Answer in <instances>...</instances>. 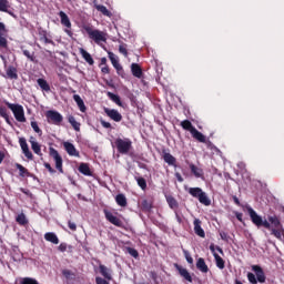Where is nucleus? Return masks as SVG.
I'll return each mask as SVG.
<instances>
[{
    "label": "nucleus",
    "mask_w": 284,
    "mask_h": 284,
    "mask_svg": "<svg viewBox=\"0 0 284 284\" xmlns=\"http://www.w3.org/2000/svg\"><path fill=\"white\" fill-rule=\"evenodd\" d=\"M84 30L89 36V39H92V41H94V43H97L98 45L100 43H105V41L108 40L103 31L92 29V27H84Z\"/></svg>",
    "instance_id": "nucleus-1"
},
{
    "label": "nucleus",
    "mask_w": 284,
    "mask_h": 284,
    "mask_svg": "<svg viewBox=\"0 0 284 284\" xmlns=\"http://www.w3.org/2000/svg\"><path fill=\"white\" fill-rule=\"evenodd\" d=\"M189 194L194 199H197L202 205H212V201L207 197V193L203 192L201 187H190Z\"/></svg>",
    "instance_id": "nucleus-2"
},
{
    "label": "nucleus",
    "mask_w": 284,
    "mask_h": 284,
    "mask_svg": "<svg viewBox=\"0 0 284 284\" xmlns=\"http://www.w3.org/2000/svg\"><path fill=\"white\" fill-rule=\"evenodd\" d=\"M115 148L120 154H129L132 150V140L128 138H118L115 140Z\"/></svg>",
    "instance_id": "nucleus-3"
},
{
    "label": "nucleus",
    "mask_w": 284,
    "mask_h": 284,
    "mask_svg": "<svg viewBox=\"0 0 284 284\" xmlns=\"http://www.w3.org/2000/svg\"><path fill=\"white\" fill-rule=\"evenodd\" d=\"M7 105L9 110H11V112L13 113L16 121H18L19 123H26V111H23L22 105L12 104L10 102H7Z\"/></svg>",
    "instance_id": "nucleus-4"
},
{
    "label": "nucleus",
    "mask_w": 284,
    "mask_h": 284,
    "mask_svg": "<svg viewBox=\"0 0 284 284\" xmlns=\"http://www.w3.org/2000/svg\"><path fill=\"white\" fill-rule=\"evenodd\" d=\"M216 250L220 252V254H223V248L214 244L210 245V251L214 256L216 267H219V270H225V261L216 253Z\"/></svg>",
    "instance_id": "nucleus-5"
},
{
    "label": "nucleus",
    "mask_w": 284,
    "mask_h": 284,
    "mask_svg": "<svg viewBox=\"0 0 284 284\" xmlns=\"http://www.w3.org/2000/svg\"><path fill=\"white\" fill-rule=\"evenodd\" d=\"M49 154L52 156L53 161H55V168L59 172L63 173V158L59 154L54 148L49 149Z\"/></svg>",
    "instance_id": "nucleus-6"
},
{
    "label": "nucleus",
    "mask_w": 284,
    "mask_h": 284,
    "mask_svg": "<svg viewBox=\"0 0 284 284\" xmlns=\"http://www.w3.org/2000/svg\"><path fill=\"white\" fill-rule=\"evenodd\" d=\"M246 212H248V216L256 227H261V225H263V217H261V215H258V213H256L252 206L246 205Z\"/></svg>",
    "instance_id": "nucleus-7"
},
{
    "label": "nucleus",
    "mask_w": 284,
    "mask_h": 284,
    "mask_svg": "<svg viewBox=\"0 0 284 284\" xmlns=\"http://www.w3.org/2000/svg\"><path fill=\"white\" fill-rule=\"evenodd\" d=\"M49 123H54V125H59L63 121V115L58 111H48L45 114Z\"/></svg>",
    "instance_id": "nucleus-8"
},
{
    "label": "nucleus",
    "mask_w": 284,
    "mask_h": 284,
    "mask_svg": "<svg viewBox=\"0 0 284 284\" xmlns=\"http://www.w3.org/2000/svg\"><path fill=\"white\" fill-rule=\"evenodd\" d=\"M19 144H20V148H21L24 156L28 158L30 161H32V159H34V155L30 151V148L28 146V142L26 141V139L20 138L19 139Z\"/></svg>",
    "instance_id": "nucleus-9"
},
{
    "label": "nucleus",
    "mask_w": 284,
    "mask_h": 284,
    "mask_svg": "<svg viewBox=\"0 0 284 284\" xmlns=\"http://www.w3.org/2000/svg\"><path fill=\"white\" fill-rule=\"evenodd\" d=\"M104 112L109 119L112 121H115V123H119L123 120V115H121L115 109H104Z\"/></svg>",
    "instance_id": "nucleus-10"
},
{
    "label": "nucleus",
    "mask_w": 284,
    "mask_h": 284,
    "mask_svg": "<svg viewBox=\"0 0 284 284\" xmlns=\"http://www.w3.org/2000/svg\"><path fill=\"white\" fill-rule=\"evenodd\" d=\"M105 219H106V221L112 223V225H115L116 227H121L123 225V222L121 221V219H119L118 216L112 214V212L105 211Z\"/></svg>",
    "instance_id": "nucleus-11"
},
{
    "label": "nucleus",
    "mask_w": 284,
    "mask_h": 284,
    "mask_svg": "<svg viewBox=\"0 0 284 284\" xmlns=\"http://www.w3.org/2000/svg\"><path fill=\"white\" fill-rule=\"evenodd\" d=\"M63 148L65 152L69 154V156H79V151H77V148L74 146V144L70 142H64Z\"/></svg>",
    "instance_id": "nucleus-12"
},
{
    "label": "nucleus",
    "mask_w": 284,
    "mask_h": 284,
    "mask_svg": "<svg viewBox=\"0 0 284 284\" xmlns=\"http://www.w3.org/2000/svg\"><path fill=\"white\" fill-rule=\"evenodd\" d=\"M252 270L255 272L258 283H265V273L263 272V268L258 265H253Z\"/></svg>",
    "instance_id": "nucleus-13"
},
{
    "label": "nucleus",
    "mask_w": 284,
    "mask_h": 284,
    "mask_svg": "<svg viewBox=\"0 0 284 284\" xmlns=\"http://www.w3.org/2000/svg\"><path fill=\"white\" fill-rule=\"evenodd\" d=\"M100 274L106 280L112 281V270L108 268V266L100 264L99 265Z\"/></svg>",
    "instance_id": "nucleus-14"
},
{
    "label": "nucleus",
    "mask_w": 284,
    "mask_h": 284,
    "mask_svg": "<svg viewBox=\"0 0 284 284\" xmlns=\"http://www.w3.org/2000/svg\"><path fill=\"white\" fill-rule=\"evenodd\" d=\"M193 225L195 234L201 239H205V231L201 227V220H194Z\"/></svg>",
    "instance_id": "nucleus-15"
},
{
    "label": "nucleus",
    "mask_w": 284,
    "mask_h": 284,
    "mask_svg": "<svg viewBox=\"0 0 284 284\" xmlns=\"http://www.w3.org/2000/svg\"><path fill=\"white\" fill-rule=\"evenodd\" d=\"M29 143H31V149L34 152V154H38V156H41V144H39V142H37V139H34V136H31L29 139Z\"/></svg>",
    "instance_id": "nucleus-16"
},
{
    "label": "nucleus",
    "mask_w": 284,
    "mask_h": 284,
    "mask_svg": "<svg viewBox=\"0 0 284 284\" xmlns=\"http://www.w3.org/2000/svg\"><path fill=\"white\" fill-rule=\"evenodd\" d=\"M196 267L202 272L203 274H207L210 272V267H207V264H205V260L203 257H200L196 262Z\"/></svg>",
    "instance_id": "nucleus-17"
},
{
    "label": "nucleus",
    "mask_w": 284,
    "mask_h": 284,
    "mask_svg": "<svg viewBox=\"0 0 284 284\" xmlns=\"http://www.w3.org/2000/svg\"><path fill=\"white\" fill-rule=\"evenodd\" d=\"M59 17H60L61 23L64 26V28H72V22H70V18L68 17V14L65 12L60 11Z\"/></svg>",
    "instance_id": "nucleus-18"
},
{
    "label": "nucleus",
    "mask_w": 284,
    "mask_h": 284,
    "mask_svg": "<svg viewBox=\"0 0 284 284\" xmlns=\"http://www.w3.org/2000/svg\"><path fill=\"white\" fill-rule=\"evenodd\" d=\"M109 59L113 68H115V70H123V67H121V64L119 63V58H116V55L113 52H109Z\"/></svg>",
    "instance_id": "nucleus-19"
},
{
    "label": "nucleus",
    "mask_w": 284,
    "mask_h": 284,
    "mask_svg": "<svg viewBox=\"0 0 284 284\" xmlns=\"http://www.w3.org/2000/svg\"><path fill=\"white\" fill-rule=\"evenodd\" d=\"M131 72L133 77H136V79H141V77H143V70H141V67L136 63L131 64Z\"/></svg>",
    "instance_id": "nucleus-20"
},
{
    "label": "nucleus",
    "mask_w": 284,
    "mask_h": 284,
    "mask_svg": "<svg viewBox=\"0 0 284 284\" xmlns=\"http://www.w3.org/2000/svg\"><path fill=\"white\" fill-rule=\"evenodd\" d=\"M115 203L120 206V207H126L128 206V197H125V195H123L122 193L118 194L115 196Z\"/></svg>",
    "instance_id": "nucleus-21"
},
{
    "label": "nucleus",
    "mask_w": 284,
    "mask_h": 284,
    "mask_svg": "<svg viewBox=\"0 0 284 284\" xmlns=\"http://www.w3.org/2000/svg\"><path fill=\"white\" fill-rule=\"evenodd\" d=\"M190 170L196 179H203V169H201L194 164H190Z\"/></svg>",
    "instance_id": "nucleus-22"
},
{
    "label": "nucleus",
    "mask_w": 284,
    "mask_h": 284,
    "mask_svg": "<svg viewBox=\"0 0 284 284\" xmlns=\"http://www.w3.org/2000/svg\"><path fill=\"white\" fill-rule=\"evenodd\" d=\"M44 239L53 245H59V237L53 232L45 233Z\"/></svg>",
    "instance_id": "nucleus-23"
},
{
    "label": "nucleus",
    "mask_w": 284,
    "mask_h": 284,
    "mask_svg": "<svg viewBox=\"0 0 284 284\" xmlns=\"http://www.w3.org/2000/svg\"><path fill=\"white\" fill-rule=\"evenodd\" d=\"M163 159L168 163V165L176 168V158H174V155H172L171 153H164Z\"/></svg>",
    "instance_id": "nucleus-24"
},
{
    "label": "nucleus",
    "mask_w": 284,
    "mask_h": 284,
    "mask_svg": "<svg viewBox=\"0 0 284 284\" xmlns=\"http://www.w3.org/2000/svg\"><path fill=\"white\" fill-rule=\"evenodd\" d=\"M0 12H7L8 14L13 16V13L10 11V1L0 0Z\"/></svg>",
    "instance_id": "nucleus-25"
},
{
    "label": "nucleus",
    "mask_w": 284,
    "mask_h": 284,
    "mask_svg": "<svg viewBox=\"0 0 284 284\" xmlns=\"http://www.w3.org/2000/svg\"><path fill=\"white\" fill-rule=\"evenodd\" d=\"M80 54L82 55L84 61L89 63V65H94V59H92V55L88 51H85L84 49H80Z\"/></svg>",
    "instance_id": "nucleus-26"
},
{
    "label": "nucleus",
    "mask_w": 284,
    "mask_h": 284,
    "mask_svg": "<svg viewBox=\"0 0 284 284\" xmlns=\"http://www.w3.org/2000/svg\"><path fill=\"white\" fill-rule=\"evenodd\" d=\"M73 101H75V103H77V105H78V108L81 112H85V110H87L85 109V103L83 102V99H81V95L74 94L73 95Z\"/></svg>",
    "instance_id": "nucleus-27"
},
{
    "label": "nucleus",
    "mask_w": 284,
    "mask_h": 284,
    "mask_svg": "<svg viewBox=\"0 0 284 284\" xmlns=\"http://www.w3.org/2000/svg\"><path fill=\"white\" fill-rule=\"evenodd\" d=\"M191 134H192L193 139H195L200 143H205V135H203V133H201L199 130L192 129Z\"/></svg>",
    "instance_id": "nucleus-28"
},
{
    "label": "nucleus",
    "mask_w": 284,
    "mask_h": 284,
    "mask_svg": "<svg viewBox=\"0 0 284 284\" xmlns=\"http://www.w3.org/2000/svg\"><path fill=\"white\" fill-rule=\"evenodd\" d=\"M179 274L185 278V281H189V283H192V275H190V272L186 271V268H183L181 266H178Z\"/></svg>",
    "instance_id": "nucleus-29"
},
{
    "label": "nucleus",
    "mask_w": 284,
    "mask_h": 284,
    "mask_svg": "<svg viewBox=\"0 0 284 284\" xmlns=\"http://www.w3.org/2000/svg\"><path fill=\"white\" fill-rule=\"evenodd\" d=\"M79 172L81 174H84V176H92V172L90 171V166L85 163L80 164Z\"/></svg>",
    "instance_id": "nucleus-30"
},
{
    "label": "nucleus",
    "mask_w": 284,
    "mask_h": 284,
    "mask_svg": "<svg viewBox=\"0 0 284 284\" xmlns=\"http://www.w3.org/2000/svg\"><path fill=\"white\" fill-rule=\"evenodd\" d=\"M37 83L39 85V88H41V90H43V92H50V84H48V81H45V79H38Z\"/></svg>",
    "instance_id": "nucleus-31"
},
{
    "label": "nucleus",
    "mask_w": 284,
    "mask_h": 284,
    "mask_svg": "<svg viewBox=\"0 0 284 284\" xmlns=\"http://www.w3.org/2000/svg\"><path fill=\"white\" fill-rule=\"evenodd\" d=\"M109 99H111V101H113V103H115L116 105H119L120 108H123V102H121V98L112 92H108L106 93Z\"/></svg>",
    "instance_id": "nucleus-32"
},
{
    "label": "nucleus",
    "mask_w": 284,
    "mask_h": 284,
    "mask_svg": "<svg viewBox=\"0 0 284 284\" xmlns=\"http://www.w3.org/2000/svg\"><path fill=\"white\" fill-rule=\"evenodd\" d=\"M7 77L8 79H19V74H17V68L9 67L7 69Z\"/></svg>",
    "instance_id": "nucleus-33"
},
{
    "label": "nucleus",
    "mask_w": 284,
    "mask_h": 284,
    "mask_svg": "<svg viewBox=\"0 0 284 284\" xmlns=\"http://www.w3.org/2000/svg\"><path fill=\"white\" fill-rule=\"evenodd\" d=\"M69 123H71L73 130H75V132H80L81 130V123H79L77 121V119H74V116L70 115L69 116Z\"/></svg>",
    "instance_id": "nucleus-34"
},
{
    "label": "nucleus",
    "mask_w": 284,
    "mask_h": 284,
    "mask_svg": "<svg viewBox=\"0 0 284 284\" xmlns=\"http://www.w3.org/2000/svg\"><path fill=\"white\" fill-rule=\"evenodd\" d=\"M16 221L19 225H28V217H26V214L23 213L18 214Z\"/></svg>",
    "instance_id": "nucleus-35"
},
{
    "label": "nucleus",
    "mask_w": 284,
    "mask_h": 284,
    "mask_svg": "<svg viewBox=\"0 0 284 284\" xmlns=\"http://www.w3.org/2000/svg\"><path fill=\"white\" fill-rule=\"evenodd\" d=\"M16 168H17V170H19V172H20V176H30V172L28 171V169H26L23 165H21V164H19V163H17L16 164Z\"/></svg>",
    "instance_id": "nucleus-36"
},
{
    "label": "nucleus",
    "mask_w": 284,
    "mask_h": 284,
    "mask_svg": "<svg viewBox=\"0 0 284 284\" xmlns=\"http://www.w3.org/2000/svg\"><path fill=\"white\" fill-rule=\"evenodd\" d=\"M268 221L271 224H273L274 227H276L277 230L283 227V225H281V220H278V217L276 216H268Z\"/></svg>",
    "instance_id": "nucleus-37"
},
{
    "label": "nucleus",
    "mask_w": 284,
    "mask_h": 284,
    "mask_svg": "<svg viewBox=\"0 0 284 284\" xmlns=\"http://www.w3.org/2000/svg\"><path fill=\"white\" fill-rule=\"evenodd\" d=\"M181 126L183 128V130H187L189 132L192 133V130H195L196 128H194L192 125V122H190L189 120H184L181 122Z\"/></svg>",
    "instance_id": "nucleus-38"
},
{
    "label": "nucleus",
    "mask_w": 284,
    "mask_h": 284,
    "mask_svg": "<svg viewBox=\"0 0 284 284\" xmlns=\"http://www.w3.org/2000/svg\"><path fill=\"white\" fill-rule=\"evenodd\" d=\"M95 9L99 12H102L104 14V17H110V11L108 10V8L103 4H95Z\"/></svg>",
    "instance_id": "nucleus-39"
},
{
    "label": "nucleus",
    "mask_w": 284,
    "mask_h": 284,
    "mask_svg": "<svg viewBox=\"0 0 284 284\" xmlns=\"http://www.w3.org/2000/svg\"><path fill=\"white\" fill-rule=\"evenodd\" d=\"M166 201H168V204L171 207V210L179 207V203L176 202V200L173 196H168Z\"/></svg>",
    "instance_id": "nucleus-40"
},
{
    "label": "nucleus",
    "mask_w": 284,
    "mask_h": 284,
    "mask_svg": "<svg viewBox=\"0 0 284 284\" xmlns=\"http://www.w3.org/2000/svg\"><path fill=\"white\" fill-rule=\"evenodd\" d=\"M22 53L24 54V57H27V59H29V61H31L32 63L37 62V58L34 57V52L30 53L28 50L23 49Z\"/></svg>",
    "instance_id": "nucleus-41"
},
{
    "label": "nucleus",
    "mask_w": 284,
    "mask_h": 284,
    "mask_svg": "<svg viewBox=\"0 0 284 284\" xmlns=\"http://www.w3.org/2000/svg\"><path fill=\"white\" fill-rule=\"evenodd\" d=\"M135 181H136L139 187H141V190H145V187H148V182L145 181V179L135 178Z\"/></svg>",
    "instance_id": "nucleus-42"
},
{
    "label": "nucleus",
    "mask_w": 284,
    "mask_h": 284,
    "mask_svg": "<svg viewBox=\"0 0 284 284\" xmlns=\"http://www.w3.org/2000/svg\"><path fill=\"white\" fill-rule=\"evenodd\" d=\"M31 128H32L33 132H36L37 134H43V132L39 128V124L37 123V121L31 122Z\"/></svg>",
    "instance_id": "nucleus-43"
},
{
    "label": "nucleus",
    "mask_w": 284,
    "mask_h": 284,
    "mask_svg": "<svg viewBox=\"0 0 284 284\" xmlns=\"http://www.w3.org/2000/svg\"><path fill=\"white\" fill-rule=\"evenodd\" d=\"M247 280L252 284L258 283V280H256V275H254V273H247Z\"/></svg>",
    "instance_id": "nucleus-44"
},
{
    "label": "nucleus",
    "mask_w": 284,
    "mask_h": 284,
    "mask_svg": "<svg viewBox=\"0 0 284 284\" xmlns=\"http://www.w3.org/2000/svg\"><path fill=\"white\" fill-rule=\"evenodd\" d=\"M119 52L124 57H128V47L125 44H120Z\"/></svg>",
    "instance_id": "nucleus-45"
},
{
    "label": "nucleus",
    "mask_w": 284,
    "mask_h": 284,
    "mask_svg": "<svg viewBox=\"0 0 284 284\" xmlns=\"http://www.w3.org/2000/svg\"><path fill=\"white\" fill-rule=\"evenodd\" d=\"M128 252L131 256H133V258H139V251H136L135 248L129 247Z\"/></svg>",
    "instance_id": "nucleus-46"
},
{
    "label": "nucleus",
    "mask_w": 284,
    "mask_h": 284,
    "mask_svg": "<svg viewBox=\"0 0 284 284\" xmlns=\"http://www.w3.org/2000/svg\"><path fill=\"white\" fill-rule=\"evenodd\" d=\"M63 276H65V278H73L74 277V273L71 272L70 270H64L62 271Z\"/></svg>",
    "instance_id": "nucleus-47"
},
{
    "label": "nucleus",
    "mask_w": 284,
    "mask_h": 284,
    "mask_svg": "<svg viewBox=\"0 0 284 284\" xmlns=\"http://www.w3.org/2000/svg\"><path fill=\"white\" fill-rule=\"evenodd\" d=\"M0 116H2V119H8V109L0 106Z\"/></svg>",
    "instance_id": "nucleus-48"
},
{
    "label": "nucleus",
    "mask_w": 284,
    "mask_h": 284,
    "mask_svg": "<svg viewBox=\"0 0 284 284\" xmlns=\"http://www.w3.org/2000/svg\"><path fill=\"white\" fill-rule=\"evenodd\" d=\"M21 284H39V283L36 280L26 277L24 280H22Z\"/></svg>",
    "instance_id": "nucleus-49"
},
{
    "label": "nucleus",
    "mask_w": 284,
    "mask_h": 284,
    "mask_svg": "<svg viewBox=\"0 0 284 284\" xmlns=\"http://www.w3.org/2000/svg\"><path fill=\"white\" fill-rule=\"evenodd\" d=\"M8 45V40L0 33V48H6Z\"/></svg>",
    "instance_id": "nucleus-50"
},
{
    "label": "nucleus",
    "mask_w": 284,
    "mask_h": 284,
    "mask_svg": "<svg viewBox=\"0 0 284 284\" xmlns=\"http://www.w3.org/2000/svg\"><path fill=\"white\" fill-rule=\"evenodd\" d=\"M95 283L97 284H110V282H108V280H105L103 277H95Z\"/></svg>",
    "instance_id": "nucleus-51"
},
{
    "label": "nucleus",
    "mask_w": 284,
    "mask_h": 284,
    "mask_svg": "<svg viewBox=\"0 0 284 284\" xmlns=\"http://www.w3.org/2000/svg\"><path fill=\"white\" fill-rule=\"evenodd\" d=\"M68 225H69V229L72 230V232H77V223L69 221Z\"/></svg>",
    "instance_id": "nucleus-52"
},
{
    "label": "nucleus",
    "mask_w": 284,
    "mask_h": 284,
    "mask_svg": "<svg viewBox=\"0 0 284 284\" xmlns=\"http://www.w3.org/2000/svg\"><path fill=\"white\" fill-rule=\"evenodd\" d=\"M184 254H185L186 261L192 265V263H194V258L190 256V253H187V251H184Z\"/></svg>",
    "instance_id": "nucleus-53"
},
{
    "label": "nucleus",
    "mask_w": 284,
    "mask_h": 284,
    "mask_svg": "<svg viewBox=\"0 0 284 284\" xmlns=\"http://www.w3.org/2000/svg\"><path fill=\"white\" fill-rule=\"evenodd\" d=\"M102 128L110 129L112 128V124L110 122H105L104 120L101 121Z\"/></svg>",
    "instance_id": "nucleus-54"
},
{
    "label": "nucleus",
    "mask_w": 284,
    "mask_h": 284,
    "mask_svg": "<svg viewBox=\"0 0 284 284\" xmlns=\"http://www.w3.org/2000/svg\"><path fill=\"white\" fill-rule=\"evenodd\" d=\"M65 250H68V244L61 243V244L59 245V251H60V252H65Z\"/></svg>",
    "instance_id": "nucleus-55"
},
{
    "label": "nucleus",
    "mask_w": 284,
    "mask_h": 284,
    "mask_svg": "<svg viewBox=\"0 0 284 284\" xmlns=\"http://www.w3.org/2000/svg\"><path fill=\"white\" fill-rule=\"evenodd\" d=\"M262 225L263 227H266V230H270L272 227V225L270 224V222H267V220H262Z\"/></svg>",
    "instance_id": "nucleus-56"
},
{
    "label": "nucleus",
    "mask_w": 284,
    "mask_h": 284,
    "mask_svg": "<svg viewBox=\"0 0 284 284\" xmlns=\"http://www.w3.org/2000/svg\"><path fill=\"white\" fill-rule=\"evenodd\" d=\"M44 168L51 173L54 174V169L50 165V163H44Z\"/></svg>",
    "instance_id": "nucleus-57"
},
{
    "label": "nucleus",
    "mask_w": 284,
    "mask_h": 284,
    "mask_svg": "<svg viewBox=\"0 0 284 284\" xmlns=\"http://www.w3.org/2000/svg\"><path fill=\"white\" fill-rule=\"evenodd\" d=\"M220 236H221L222 241H227V239H230V236L225 232H221Z\"/></svg>",
    "instance_id": "nucleus-58"
},
{
    "label": "nucleus",
    "mask_w": 284,
    "mask_h": 284,
    "mask_svg": "<svg viewBox=\"0 0 284 284\" xmlns=\"http://www.w3.org/2000/svg\"><path fill=\"white\" fill-rule=\"evenodd\" d=\"M235 216H236L237 221H240L241 223H243V213L236 212V213H235Z\"/></svg>",
    "instance_id": "nucleus-59"
},
{
    "label": "nucleus",
    "mask_w": 284,
    "mask_h": 284,
    "mask_svg": "<svg viewBox=\"0 0 284 284\" xmlns=\"http://www.w3.org/2000/svg\"><path fill=\"white\" fill-rule=\"evenodd\" d=\"M175 178L178 179L179 183H183V176L181 173H175Z\"/></svg>",
    "instance_id": "nucleus-60"
},
{
    "label": "nucleus",
    "mask_w": 284,
    "mask_h": 284,
    "mask_svg": "<svg viewBox=\"0 0 284 284\" xmlns=\"http://www.w3.org/2000/svg\"><path fill=\"white\" fill-rule=\"evenodd\" d=\"M102 72H103V74H109L110 68H108V67L102 68Z\"/></svg>",
    "instance_id": "nucleus-61"
},
{
    "label": "nucleus",
    "mask_w": 284,
    "mask_h": 284,
    "mask_svg": "<svg viewBox=\"0 0 284 284\" xmlns=\"http://www.w3.org/2000/svg\"><path fill=\"white\" fill-rule=\"evenodd\" d=\"M64 32L65 34H68V37H72V31L70 30V28H67Z\"/></svg>",
    "instance_id": "nucleus-62"
},
{
    "label": "nucleus",
    "mask_w": 284,
    "mask_h": 284,
    "mask_svg": "<svg viewBox=\"0 0 284 284\" xmlns=\"http://www.w3.org/2000/svg\"><path fill=\"white\" fill-rule=\"evenodd\" d=\"M150 276L153 281H156V272H151Z\"/></svg>",
    "instance_id": "nucleus-63"
},
{
    "label": "nucleus",
    "mask_w": 284,
    "mask_h": 284,
    "mask_svg": "<svg viewBox=\"0 0 284 284\" xmlns=\"http://www.w3.org/2000/svg\"><path fill=\"white\" fill-rule=\"evenodd\" d=\"M233 201H234L235 205H241V201H239V197L233 196Z\"/></svg>",
    "instance_id": "nucleus-64"
}]
</instances>
